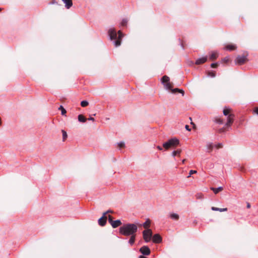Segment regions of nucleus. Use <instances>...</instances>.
<instances>
[{"label":"nucleus","instance_id":"obj_36","mask_svg":"<svg viewBox=\"0 0 258 258\" xmlns=\"http://www.w3.org/2000/svg\"><path fill=\"white\" fill-rule=\"evenodd\" d=\"M157 148L158 150H162V149H162V148L161 146H157Z\"/></svg>","mask_w":258,"mask_h":258},{"label":"nucleus","instance_id":"obj_33","mask_svg":"<svg viewBox=\"0 0 258 258\" xmlns=\"http://www.w3.org/2000/svg\"><path fill=\"white\" fill-rule=\"evenodd\" d=\"M211 66L213 68H215L218 66V63H213L211 64Z\"/></svg>","mask_w":258,"mask_h":258},{"label":"nucleus","instance_id":"obj_32","mask_svg":"<svg viewBox=\"0 0 258 258\" xmlns=\"http://www.w3.org/2000/svg\"><path fill=\"white\" fill-rule=\"evenodd\" d=\"M197 198L198 199H203V195L202 194H199L197 195Z\"/></svg>","mask_w":258,"mask_h":258},{"label":"nucleus","instance_id":"obj_2","mask_svg":"<svg viewBox=\"0 0 258 258\" xmlns=\"http://www.w3.org/2000/svg\"><path fill=\"white\" fill-rule=\"evenodd\" d=\"M108 34L110 39L111 40H114V45L116 47L120 45L121 39L123 36L121 31H118L117 34L115 29L111 28L108 30Z\"/></svg>","mask_w":258,"mask_h":258},{"label":"nucleus","instance_id":"obj_1","mask_svg":"<svg viewBox=\"0 0 258 258\" xmlns=\"http://www.w3.org/2000/svg\"><path fill=\"white\" fill-rule=\"evenodd\" d=\"M138 226L135 224H125L119 228V233L124 236L136 234Z\"/></svg>","mask_w":258,"mask_h":258},{"label":"nucleus","instance_id":"obj_30","mask_svg":"<svg viewBox=\"0 0 258 258\" xmlns=\"http://www.w3.org/2000/svg\"><path fill=\"white\" fill-rule=\"evenodd\" d=\"M127 21L126 19L122 20V21L121 22V26H125L127 24Z\"/></svg>","mask_w":258,"mask_h":258},{"label":"nucleus","instance_id":"obj_14","mask_svg":"<svg viewBox=\"0 0 258 258\" xmlns=\"http://www.w3.org/2000/svg\"><path fill=\"white\" fill-rule=\"evenodd\" d=\"M236 48V46L234 44H228L226 45L225 47V49L229 51L235 50Z\"/></svg>","mask_w":258,"mask_h":258},{"label":"nucleus","instance_id":"obj_41","mask_svg":"<svg viewBox=\"0 0 258 258\" xmlns=\"http://www.w3.org/2000/svg\"><path fill=\"white\" fill-rule=\"evenodd\" d=\"M250 204H249V203H248V204H247V207L248 208H250Z\"/></svg>","mask_w":258,"mask_h":258},{"label":"nucleus","instance_id":"obj_35","mask_svg":"<svg viewBox=\"0 0 258 258\" xmlns=\"http://www.w3.org/2000/svg\"><path fill=\"white\" fill-rule=\"evenodd\" d=\"M223 61L225 62H227L229 61V58L228 57H225L223 59Z\"/></svg>","mask_w":258,"mask_h":258},{"label":"nucleus","instance_id":"obj_21","mask_svg":"<svg viewBox=\"0 0 258 258\" xmlns=\"http://www.w3.org/2000/svg\"><path fill=\"white\" fill-rule=\"evenodd\" d=\"M170 217L173 220H178L179 219V216L176 213H171L170 214Z\"/></svg>","mask_w":258,"mask_h":258},{"label":"nucleus","instance_id":"obj_39","mask_svg":"<svg viewBox=\"0 0 258 258\" xmlns=\"http://www.w3.org/2000/svg\"><path fill=\"white\" fill-rule=\"evenodd\" d=\"M254 112L258 114V107L255 108Z\"/></svg>","mask_w":258,"mask_h":258},{"label":"nucleus","instance_id":"obj_15","mask_svg":"<svg viewBox=\"0 0 258 258\" xmlns=\"http://www.w3.org/2000/svg\"><path fill=\"white\" fill-rule=\"evenodd\" d=\"M218 56V53L217 51H213L210 55V59L212 60L216 59Z\"/></svg>","mask_w":258,"mask_h":258},{"label":"nucleus","instance_id":"obj_24","mask_svg":"<svg viewBox=\"0 0 258 258\" xmlns=\"http://www.w3.org/2000/svg\"><path fill=\"white\" fill-rule=\"evenodd\" d=\"M58 109L61 110V114L62 115H65L66 113H67V111H66V109L61 105L59 106Z\"/></svg>","mask_w":258,"mask_h":258},{"label":"nucleus","instance_id":"obj_17","mask_svg":"<svg viewBox=\"0 0 258 258\" xmlns=\"http://www.w3.org/2000/svg\"><path fill=\"white\" fill-rule=\"evenodd\" d=\"M211 209L213 211H219V212H226V211H227L228 210L227 208H216V207H212L211 208Z\"/></svg>","mask_w":258,"mask_h":258},{"label":"nucleus","instance_id":"obj_18","mask_svg":"<svg viewBox=\"0 0 258 258\" xmlns=\"http://www.w3.org/2000/svg\"><path fill=\"white\" fill-rule=\"evenodd\" d=\"M150 224H151V221H150V220L149 219H148L143 223V226L144 228L148 229V228L150 227Z\"/></svg>","mask_w":258,"mask_h":258},{"label":"nucleus","instance_id":"obj_22","mask_svg":"<svg viewBox=\"0 0 258 258\" xmlns=\"http://www.w3.org/2000/svg\"><path fill=\"white\" fill-rule=\"evenodd\" d=\"M181 150L180 149H178V150H177L176 151H174L172 154V156L173 157H175L177 155H180V153H181Z\"/></svg>","mask_w":258,"mask_h":258},{"label":"nucleus","instance_id":"obj_11","mask_svg":"<svg viewBox=\"0 0 258 258\" xmlns=\"http://www.w3.org/2000/svg\"><path fill=\"white\" fill-rule=\"evenodd\" d=\"M153 242L156 243H159L162 241V237L158 234H155L152 238Z\"/></svg>","mask_w":258,"mask_h":258},{"label":"nucleus","instance_id":"obj_13","mask_svg":"<svg viewBox=\"0 0 258 258\" xmlns=\"http://www.w3.org/2000/svg\"><path fill=\"white\" fill-rule=\"evenodd\" d=\"M62 1L65 4V7L68 9H70L73 5L72 0H62Z\"/></svg>","mask_w":258,"mask_h":258},{"label":"nucleus","instance_id":"obj_29","mask_svg":"<svg viewBox=\"0 0 258 258\" xmlns=\"http://www.w3.org/2000/svg\"><path fill=\"white\" fill-rule=\"evenodd\" d=\"M197 172L196 170H191L189 171V175L187 176V177H189L192 174H195V173H196Z\"/></svg>","mask_w":258,"mask_h":258},{"label":"nucleus","instance_id":"obj_43","mask_svg":"<svg viewBox=\"0 0 258 258\" xmlns=\"http://www.w3.org/2000/svg\"><path fill=\"white\" fill-rule=\"evenodd\" d=\"M1 11V9L0 8V11Z\"/></svg>","mask_w":258,"mask_h":258},{"label":"nucleus","instance_id":"obj_8","mask_svg":"<svg viewBox=\"0 0 258 258\" xmlns=\"http://www.w3.org/2000/svg\"><path fill=\"white\" fill-rule=\"evenodd\" d=\"M247 60L246 56L241 55L238 56L235 59V63L239 65H242L244 64Z\"/></svg>","mask_w":258,"mask_h":258},{"label":"nucleus","instance_id":"obj_19","mask_svg":"<svg viewBox=\"0 0 258 258\" xmlns=\"http://www.w3.org/2000/svg\"><path fill=\"white\" fill-rule=\"evenodd\" d=\"M136 234L131 235V237L128 240V243L131 245H133L136 239Z\"/></svg>","mask_w":258,"mask_h":258},{"label":"nucleus","instance_id":"obj_42","mask_svg":"<svg viewBox=\"0 0 258 258\" xmlns=\"http://www.w3.org/2000/svg\"><path fill=\"white\" fill-rule=\"evenodd\" d=\"M185 160L183 159L182 161V163H184Z\"/></svg>","mask_w":258,"mask_h":258},{"label":"nucleus","instance_id":"obj_20","mask_svg":"<svg viewBox=\"0 0 258 258\" xmlns=\"http://www.w3.org/2000/svg\"><path fill=\"white\" fill-rule=\"evenodd\" d=\"M87 119L82 114L78 115V120L81 122H86Z\"/></svg>","mask_w":258,"mask_h":258},{"label":"nucleus","instance_id":"obj_25","mask_svg":"<svg viewBox=\"0 0 258 258\" xmlns=\"http://www.w3.org/2000/svg\"><path fill=\"white\" fill-rule=\"evenodd\" d=\"M215 122L219 124H223V120L220 118H216L215 120Z\"/></svg>","mask_w":258,"mask_h":258},{"label":"nucleus","instance_id":"obj_7","mask_svg":"<svg viewBox=\"0 0 258 258\" xmlns=\"http://www.w3.org/2000/svg\"><path fill=\"white\" fill-rule=\"evenodd\" d=\"M108 222L114 228H116L121 225V222L119 220L113 221L111 216H108Z\"/></svg>","mask_w":258,"mask_h":258},{"label":"nucleus","instance_id":"obj_4","mask_svg":"<svg viewBox=\"0 0 258 258\" xmlns=\"http://www.w3.org/2000/svg\"><path fill=\"white\" fill-rule=\"evenodd\" d=\"M161 81L167 90H171V92L173 93L179 92L182 93V95H184V91L182 90H180L178 88L172 89V84L170 82V79L168 76H164L161 79Z\"/></svg>","mask_w":258,"mask_h":258},{"label":"nucleus","instance_id":"obj_37","mask_svg":"<svg viewBox=\"0 0 258 258\" xmlns=\"http://www.w3.org/2000/svg\"><path fill=\"white\" fill-rule=\"evenodd\" d=\"M185 128L187 130V131H190V129L189 128V126L188 125H185Z\"/></svg>","mask_w":258,"mask_h":258},{"label":"nucleus","instance_id":"obj_31","mask_svg":"<svg viewBox=\"0 0 258 258\" xmlns=\"http://www.w3.org/2000/svg\"><path fill=\"white\" fill-rule=\"evenodd\" d=\"M208 76H210L211 77H214L215 76V74L214 72H209L208 73Z\"/></svg>","mask_w":258,"mask_h":258},{"label":"nucleus","instance_id":"obj_16","mask_svg":"<svg viewBox=\"0 0 258 258\" xmlns=\"http://www.w3.org/2000/svg\"><path fill=\"white\" fill-rule=\"evenodd\" d=\"M210 189L214 192L215 194H217L218 192L221 191L223 188L222 186L219 187L218 188H215V187H211Z\"/></svg>","mask_w":258,"mask_h":258},{"label":"nucleus","instance_id":"obj_38","mask_svg":"<svg viewBox=\"0 0 258 258\" xmlns=\"http://www.w3.org/2000/svg\"><path fill=\"white\" fill-rule=\"evenodd\" d=\"M88 120H92V121H94V118L92 117H90L89 118H88Z\"/></svg>","mask_w":258,"mask_h":258},{"label":"nucleus","instance_id":"obj_12","mask_svg":"<svg viewBox=\"0 0 258 258\" xmlns=\"http://www.w3.org/2000/svg\"><path fill=\"white\" fill-rule=\"evenodd\" d=\"M207 60V57L204 56V57L198 58L196 60L195 63L197 65L203 64V63H205V62H206Z\"/></svg>","mask_w":258,"mask_h":258},{"label":"nucleus","instance_id":"obj_27","mask_svg":"<svg viewBox=\"0 0 258 258\" xmlns=\"http://www.w3.org/2000/svg\"><path fill=\"white\" fill-rule=\"evenodd\" d=\"M88 102L87 101H82L81 102V105L82 107H86L87 106H88Z\"/></svg>","mask_w":258,"mask_h":258},{"label":"nucleus","instance_id":"obj_6","mask_svg":"<svg viewBox=\"0 0 258 258\" xmlns=\"http://www.w3.org/2000/svg\"><path fill=\"white\" fill-rule=\"evenodd\" d=\"M143 238L146 242H149L152 237V232L150 229L144 230L143 232Z\"/></svg>","mask_w":258,"mask_h":258},{"label":"nucleus","instance_id":"obj_9","mask_svg":"<svg viewBox=\"0 0 258 258\" xmlns=\"http://www.w3.org/2000/svg\"><path fill=\"white\" fill-rule=\"evenodd\" d=\"M111 211H107L106 212L104 213L103 214V215L102 217H101L99 220H98V224L101 226H103L105 225L106 223V220H107V216H106V214L108 213H111Z\"/></svg>","mask_w":258,"mask_h":258},{"label":"nucleus","instance_id":"obj_5","mask_svg":"<svg viewBox=\"0 0 258 258\" xmlns=\"http://www.w3.org/2000/svg\"><path fill=\"white\" fill-rule=\"evenodd\" d=\"M179 144V140L176 138H172L163 144V147L165 150L175 148Z\"/></svg>","mask_w":258,"mask_h":258},{"label":"nucleus","instance_id":"obj_10","mask_svg":"<svg viewBox=\"0 0 258 258\" xmlns=\"http://www.w3.org/2000/svg\"><path fill=\"white\" fill-rule=\"evenodd\" d=\"M140 251L144 255H148L150 254L151 251L147 246H143L140 249Z\"/></svg>","mask_w":258,"mask_h":258},{"label":"nucleus","instance_id":"obj_26","mask_svg":"<svg viewBox=\"0 0 258 258\" xmlns=\"http://www.w3.org/2000/svg\"><path fill=\"white\" fill-rule=\"evenodd\" d=\"M213 146H214L213 144L210 143L207 144V148L209 150V151H211L213 149Z\"/></svg>","mask_w":258,"mask_h":258},{"label":"nucleus","instance_id":"obj_28","mask_svg":"<svg viewBox=\"0 0 258 258\" xmlns=\"http://www.w3.org/2000/svg\"><path fill=\"white\" fill-rule=\"evenodd\" d=\"M125 146L124 143L123 142H120L118 143V147L120 149L122 148H124Z\"/></svg>","mask_w":258,"mask_h":258},{"label":"nucleus","instance_id":"obj_23","mask_svg":"<svg viewBox=\"0 0 258 258\" xmlns=\"http://www.w3.org/2000/svg\"><path fill=\"white\" fill-rule=\"evenodd\" d=\"M61 132H62V140H63V141H64L68 137L67 133L64 130H62Z\"/></svg>","mask_w":258,"mask_h":258},{"label":"nucleus","instance_id":"obj_3","mask_svg":"<svg viewBox=\"0 0 258 258\" xmlns=\"http://www.w3.org/2000/svg\"><path fill=\"white\" fill-rule=\"evenodd\" d=\"M231 110L228 107L224 108L223 110V114L227 116V122L224 127L220 128L219 130V133H222L225 131L226 127H228L231 125L234 119V115L231 113Z\"/></svg>","mask_w":258,"mask_h":258},{"label":"nucleus","instance_id":"obj_40","mask_svg":"<svg viewBox=\"0 0 258 258\" xmlns=\"http://www.w3.org/2000/svg\"><path fill=\"white\" fill-rule=\"evenodd\" d=\"M139 258H146V257L143 255H140Z\"/></svg>","mask_w":258,"mask_h":258},{"label":"nucleus","instance_id":"obj_34","mask_svg":"<svg viewBox=\"0 0 258 258\" xmlns=\"http://www.w3.org/2000/svg\"><path fill=\"white\" fill-rule=\"evenodd\" d=\"M215 147L217 148V149H219V148H221L222 147V144H218L217 145H215Z\"/></svg>","mask_w":258,"mask_h":258}]
</instances>
